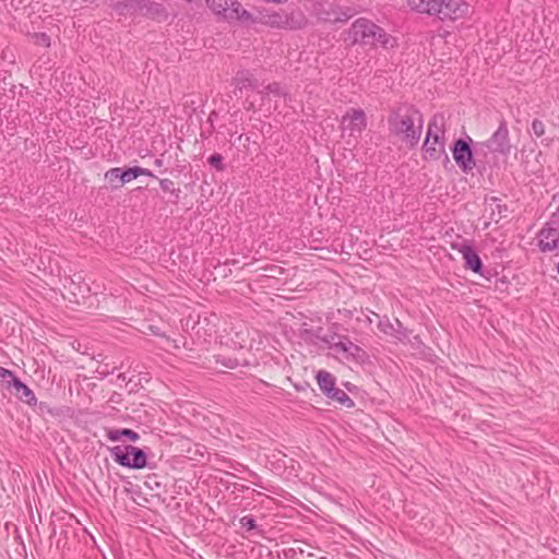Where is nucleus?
Returning <instances> with one entry per match:
<instances>
[{
  "label": "nucleus",
  "mask_w": 559,
  "mask_h": 559,
  "mask_svg": "<svg viewBox=\"0 0 559 559\" xmlns=\"http://www.w3.org/2000/svg\"><path fill=\"white\" fill-rule=\"evenodd\" d=\"M390 132L409 147H415L421 136L424 118L413 105L400 104L388 118Z\"/></svg>",
  "instance_id": "1"
},
{
  "label": "nucleus",
  "mask_w": 559,
  "mask_h": 559,
  "mask_svg": "<svg viewBox=\"0 0 559 559\" xmlns=\"http://www.w3.org/2000/svg\"><path fill=\"white\" fill-rule=\"evenodd\" d=\"M445 131L447 120L443 114H435L427 128L426 139L424 141L423 151L426 159L438 160L442 156L449 160L445 152Z\"/></svg>",
  "instance_id": "2"
},
{
  "label": "nucleus",
  "mask_w": 559,
  "mask_h": 559,
  "mask_svg": "<svg viewBox=\"0 0 559 559\" xmlns=\"http://www.w3.org/2000/svg\"><path fill=\"white\" fill-rule=\"evenodd\" d=\"M349 35L353 43L362 45L381 44L383 47H392L391 37L378 25L367 19L356 20L350 27Z\"/></svg>",
  "instance_id": "3"
},
{
  "label": "nucleus",
  "mask_w": 559,
  "mask_h": 559,
  "mask_svg": "<svg viewBox=\"0 0 559 559\" xmlns=\"http://www.w3.org/2000/svg\"><path fill=\"white\" fill-rule=\"evenodd\" d=\"M110 454L115 462L123 467L141 469L147 464V455L144 450L133 445L112 447L110 448Z\"/></svg>",
  "instance_id": "4"
},
{
  "label": "nucleus",
  "mask_w": 559,
  "mask_h": 559,
  "mask_svg": "<svg viewBox=\"0 0 559 559\" xmlns=\"http://www.w3.org/2000/svg\"><path fill=\"white\" fill-rule=\"evenodd\" d=\"M329 348L336 355H341L343 359L352 362L364 364L368 360L369 355L360 346L354 344L348 336H332Z\"/></svg>",
  "instance_id": "5"
},
{
  "label": "nucleus",
  "mask_w": 559,
  "mask_h": 559,
  "mask_svg": "<svg viewBox=\"0 0 559 559\" xmlns=\"http://www.w3.org/2000/svg\"><path fill=\"white\" fill-rule=\"evenodd\" d=\"M207 7L226 20H251V14L237 0H206Z\"/></svg>",
  "instance_id": "6"
},
{
  "label": "nucleus",
  "mask_w": 559,
  "mask_h": 559,
  "mask_svg": "<svg viewBox=\"0 0 559 559\" xmlns=\"http://www.w3.org/2000/svg\"><path fill=\"white\" fill-rule=\"evenodd\" d=\"M367 128V117L362 109L352 108L342 117L341 129L343 135L347 134L355 141L361 135Z\"/></svg>",
  "instance_id": "7"
},
{
  "label": "nucleus",
  "mask_w": 559,
  "mask_h": 559,
  "mask_svg": "<svg viewBox=\"0 0 559 559\" xmlns=\"http://www.w3.org/2000/svg\"><path fill=\"white\" fill-rule=\"evenodd\" d=\"M491 153H498L507 156L511 153L512 145L509 135V129L504 119L500 120L498 129L492 135L483 143Z\"/></svg>",
  "instance_id": "8"
},
{
  "label": "nucleus",
  "mask_w": 559,
  "mask_h": 559,
  "mask_svg": "<svg viewBox=\"0 0 559 559\" xmlns=\"http://www.w3.org/2000/svg\"><path fill=\"white\" fill-rule=\"evenodd\" d=\"M469 4L464 0H440L436 16L441 21H456L468 14Z\"/></svg>",
  "instance_id": "9"
},
{
  "label": "nucleus",
  "mask_w": 559,
  "mask_h": 559,
  "mask_svg": "<svg viewBox=\"0 0 559 559\" xmlns=\"http://www.w3.org/2000/svg\"><path fill=\"white\" fill-rule=\"evenodd\" d=\"M469 142H472L471 138H468V141L459 139L454 142L451 148L456 165L465 174L472 171L475 167L474 155Z\"/></svg>",
  "instance_id": "10"
},
{
  "label": "nucleus",
  "mask_w": 559,
  "mask_h": 559,
  "mask_svg": "<svg viewBox=\"0 0 559 559\" xmlns=\"http://www.w3.org/2000/svg\"><path fill=\"white\" fill-rule=\"evenodd\" d=\"M378 329L382 333L393 336L402 343H420V338L418 335H415L413 337L414 341L409 338L411 332L406 328H404L397 319L394 322H391L388 318H383L379 321Z\"/></svg>",
  "instance_id": "11"
},
{
  "label": "nucleus",
  "mask_w": 559,
  "mask_h": 559,
  "mask_svg": "<svg viewBox=\"0 0 559 559\" xmlns=\"http://www.w3.org/2000/svg\"><path fill=\"white\" fill-rule=\"evenodd\" d=\"M453 249H457L459 252L462 254L464 260V265L466 269L471 270L472 272L479 274L486 278H489V274L486 275L484 273V264L483 261L478 254V252L475 250V247H452Z\"/></svg>",
  "instance_id": "12"
},
{
  "label": "nucleus",
  "mask_w": 559,
  "mask_h": 559,
  "mask_svg": "<svg viewBox=\"0 0 559 559\" xmlns=\"http://www.w3.org/2000/svg\"><path fill=\"white\" fill-rule=\"evenodd\" d=\"M485 212L489 213L491 221L498 223L501 218H506L509 213L508 206L502 203L498 197H487L485 199Z\"/></svg>",
  "instance_id": "13"
},
{
  "label": "nucleus",
  "mask_w": 559,
  "mask_h": 559,
  "mask_svg": "<svg viewBox=\"0 0 559 559\" xmlns=\"http://www.w3.org/2000/svg\"><path fill=\"white\" fill-rule=\"evenodd\" d=\"M139 15L154 20H162L167 17V12L162 3L151 0H141Z\"/></svg>",
  "instance_id": "14"
},
{
  "label": "nucleus",
  "mask_w": 559,
  "mask_h": 559,
  "mask_svg": "<svg viewBox=\"0 0 559 559\" xmlns=\"http://www.w3.org/2000/svg\"><path fill=\"white\" fill-rule=\"evenodd\" d=\"M9 385L15 389L16 394L23 402L27 403L28 405L36 404L37 399L35 393L19 378L14 379L13 381H9Z\"/></svg>",
  "instance_id": "15"
},
{
  "label": "nucleus",
  "mask_w": 559,
  "mask_h": 559,
  "mask_svg": "<svg viewBox=\"0 0 559 559\" xmlns=\"http://www.w3.org/2000/svg\"><path fill=\"white\" fill-rule=\"evenodd\" d=\"M440 0H407L408 7L418 13L436 15Z\"/></svg>",
  "instance_id": "16"
},
{
  "label": "nucleus",
  "mask_w": 559,
  "mask_h": 559,
  "mask_svg": "<svg viewBox=\"0 0 559 559\" xmlns=\"http://www.w3.org/2000/svg\"><path fill=\"white\" fill-rule=\"evenodd\" d=\"M106 437L110 441H119L122 438H127L130 441H138L140 439V436L136 431L129 429V428H120V429H108L106 431Z\"/></svg>",
  "instance_id": "17"
},
{
  "label": "nucleus",
  "mask_w": 559,
  "mask_h": 559,
  "mask_svg": "<svg viewBox=\"0 0 559 559\" xmlns=\"http://www.w3.org/2000/svg\"><path fill=\"white\" fill-rule=\"evenodd\" d=\"M236 90L242 91L245 88H255L257 80L249 71H239L234 78Z\"/></svg>",
  "instance_id": "18"
},
{
  "label": "nucleus",
  "mask_w": 559,
  "mask_h": 559,
  "mask_svg": "<svg viewBox=\"0 0 559 559\" xmlns=\"http://www.w3.org/2000/svg\"><path fill=\"white\" fill-rule=\"evenodd\" d=\"M320 390L326 395L335 388V377L325 370H319L316 376Z\"/></svg>",
  "instance_id": "19"
},
{
  "label": "nucleus",
  "mask_w": 559,
  "mask_h": 559,
  "mask_svg": "<svg viewBox=\"0 0 559 559\" xmlns=\"http://www.w3.org/2000/svg\"><path fill=\"white\" fill-rule=\"evenodd\" d=\"M141 0H126L115 4V11L120 15H135L139 14Z\"/></svg>",
  "instance_id": "20"
},
{
  "label": "nucleus",
  "mask_w": 559,
  "mask_h": 559,
  "mask_svg": "<svg viewBox=\"0 0 559 559\" xmlns=\"http://www.w3.org/2000/svg\"><path fill=\"white\" fill-rule=\"evenodd\" d=\"M547 225L548 227L542 229L539 233L540 239L538 245H558L559 230L556 227H550V223Z\"/></svg>",
  "instance_id": "21"
},
{
  "label": "nucleus",
  "mask_w": 559,
  "mask_h": 559,
  "mask_svg": "<svg viewBox=\"0 0 559 559\" xmlns=\"http://www.w3.org/2000/svg\"><path fill=\"white\" fill-rule=\"evenodd\" d=\"M326 396L337 403H340L342 406H345L346 408H352L355 406V402L348 396V394L340 389L334 388L330 393L326 394Z\"/></svg>",
  "instance_id": "22"
},
{
  "label": "nucleus",
  "mask_w": 559,
  "mask_h": 559,
  "mask_svg": "<svg viewBox=\"0 0 559 559\" xmlns=\"http://www.w3.org/2000/svg\"><path fill=\"white\" fill-rule=\"evenodd\" d=\"M139 173H141V167H139V166L130 167V168H127L124 170L122 169V173H121V186H123L124 183H128L131 180L138 178L139 177Z\"/></svg>",
  "instance_id": "23"
},
{
  "label": "nucleus",
  "mask_w": 559,
  "mask_h": 559,
  "mask_svg": "<svg viewBox=\"0 0 559 559\" xmlns=\"http://www.w3.org/2000/svg\"><path fill=\"white\" fill-rule=\"evenodd\" d=\"M207 162H209L210 166H212L216 170H218V171L225 170V165L223 163V156L221 154L215 153V154L211 155L209 157Z\"/></svg>",
  "instance_id": "24"
},
{
  "label": "nucleus",
  "mask_w": 559,
  "mask_h": 559,
  "mask_svg": "<svg viewBox=\"0 0 559 559\" xmlns=\"http://www.w3.org/2000/svg\"><path fill=\"white\" fill-rule=\"evenodd\" d=\"M121 173H122V168H119V167L110 168L109 170L106 171L105 178L111 183L117 179H119V181L121 182ZM119 187H121V183L119 185Z\"/></svg>",
  "instance_id": "25"
},
{
  "label": "nucleus",
  "mask_w": 559,
  "mask_h": 559,
  "mask_svg": "<svg viewBox=\"0 0 559 559\" xmlns=\"http://www.w3.org/2000/svg\"><path fill=\"white\" fill-rule=\"evenodd\" d=\"M240 525H241V527L246 528L247 531H253L257 528L255 520L251 515L242 516L240 519Z\"/></svg>",
  "instance_id": "26"
},
{
  "label": "nucleus",
  "mask_w": 559,
  "mask_h": 559,
  "mask_svg": "<svg viewBox=\"0 0 559 559\" xmlns=\"http://www.w3.org/2000/svg\"><path fill=\"white\" fill-rule=\"evenodd\" d=\"M266 23L270 24L271 26L281 27L285 24V21L281 14L273 13V14L267 15Z\"/></svg>",
  "instance_id": "27"
},
{
  "label": "nucleus",
  "mask_w": 559,
  "mask_h": 559,
  "mask_svg": "<svg viewBox=\"0 0 559 559\" xmlns=\"http://www.w3.org/2000/svg\"><path fill=\"white\" fill-rule=\"evenodd\" d=\"M532 131L536 136H542L545 133V124L542 120L534 119L532 122Z\"/></svg>",
  "instance_id": "28"
},
{
  "label": "nucleus",
  "mask_w": 559,
  "mask_h": 559,
  "mask_svg": "<svg viewBox=\"0 0 559 559\" xmlns=\"http://www.w3.org/2000/svg\"><path fill=\"white\" fill-rule=\"evenodd\" d=\"M36 44L49 47L50 46V37L45 33L35 34Z\"/></svg>",
  "instance_id": "29"
},
{
  "label": "nucleus",
  "mask_w": 559,
  "mask_h": 559,
  "mask_svg": "<svg viewBox=\"0 0 559 559\" xmlns=\"http://www.w3.org/2000/svg\"><path fill=\"white\" fill-rule=\"evenodd\" d=\"M160 189L165 192L174 191V181L170 179H160L159 180Z\"/></svg>",
  "instance_id": "30"
},
{
  "label": "nucleus",
  "mask_w": 559,
  "mask_h": 559,
  "mask_svg": "<svg viewBox=\"0 0 559 559\" xmlns=\"http://www.w3.org/2000/svg\"><path fill=\"white\" fill-rule=\"evenodd\" d=\"M0 378H2L3 380H8L9 381H13L14 379H16L15 374L13 371L9 370V369H5L3 367L0 366Z\"/></svg>",
  "instance_id": "31"
},
{
  "label": "nucleus",
  "mask_w": 559,
  "mask_h": 559,
  "mask_svg": "<svg viewBox=\"0 0 559 559\" xmlns=\"http://www.w3.org/2000/svg\"><path fill=\"white\" fill-rule=\"evenodd\" d=\"M145 486L151 490H154L159 488L160 484L156 480L155 476H147V479L145 480Z\"/></svg>",
  "instance_id": "32"
},
{
  "label": "nucleus",
  "mask_w": 559,
  "mask_h": 559,
  "mask_svg": "<svg viewBox=\"0 0 559 559\" xmlns=\"http://www.w3.org/2000/svg\"><path fill=\"white\" fill-rule=\"evenodd\" d=\"M265 91H266V93L280 94L281 93V86H280L278 83H272V84H269L265 87Z\"/></svg>",
  "instance_id": "33"
},
{
  "label": "nucleus",
  "mask_w": 559,
  "mask_h": 559,
  "mask_svg": "<svg viewBox=\"0 0 559 559\" xmlns=\"http://www.w3.org/2000/svg\"><path fill=\"white\" fill-rule=\"evenodd\" d=\"M148 330H150L154 335L163 336V337H165V338H166V341H167V342H169V338H168V337H166L164 334H162V333L159 332V329H158L157 326L150 325V326H148Z\"/></svg>",
  "instance_id": "34"
},
{
  "label": "nucleus",
  "mask_w": 559,
  "mask_h": 559,
  "mask_svg": "<svg viewBox=\"0 0 559 559\" xmlns=\"http://www.w3.org/2000/svg\"><path fill=\"white\" fill-rule=\"evenodd\" d=\"M142 175L148 176V177H155L154 174L150 169L141 167V173H139V176H142Z\"/></svg>",
  "instance_id": "35"
},
{
  "label": "nucleus",
  "mask_w": 559,
  "mask_h": 559,
  "mask_svg": "<svg viewBox=\"0 0 559 559\" xmlns=\"http://www.w3.org/2000/svg\"><path fill=\"white\" fill-rule=\"evenodd\" d=\"M223 365L229 367V368H234L237 366L236 361H233L231 359H229L228 362H223Z\"/></svg>",
  "instance_id": "36"
},
{
  "label": "nucleus",
  "mask_w": 559,
  "mask_h": 559,
  "mask_svg": "<svg viewBox=\"0 0 559 559\" xmlns=\"http://www.w3.org/2000/svg\"><path fill=\"white\" fill-rule=\"evenodd\" d=\"M539 248L543 252H546V251H552V250L557 249L558 247H539Z\"/></svg>",
  "instance_id": "37"
},
{
  "label": "nucleus",
  "mask_w": 559,
  "mask_h": 559,
  "mask_svg": "<svg viewBox=\"0 0 559 559\" xmlns=\"http://www.w3.org/2000/svg\"><path fill=\"white\" fill-rule=\"evenodd\" d=\"M163 163H164V162H163V159H162V158H156V159L154 160V165H155L156 167H162V166H163Z\"/></svg>",
  "instance_id": "38"
},
{
  "label": "nucleus",
  "mask_w": 559,
  "mask_h": 559,
  "mask_svg": "<svg viewBox=\"0 0 559 559\" xmlns=\"http://www.w3.org/2000/svg\"><path fill=\"white\" fill-rule=\"evenodd\" d=\"M355 13L354 12H350V13H345L344 14V19H341L342 21H347L348 19H350Z\"/></svg>",
  "instance_id": "39"
},
{
  "label": "nucleus",
  "mask_w": 559,
  "mask_h": 559,
  "mask_svg": "<svg viewBox=\"0 0 559 559\" xmlns=\"http://www.w3.org/2000/svg\"><path fill=\"white\" fill-rule=\"evenodd\" d=\"M118 378H119L120 380H122V381H126V380H127V376H126V373H120V374L118 376Z\"/></svg>",
  "instance_id": "40"
},
{
  "label": "nucleus",
  "mask_w": 559,
  "mask_h": 559,
  "mask_svg": "<svg viewBox=\"0 0 559 559\" xmlns=\"http://www.w3.org/2000/svg\"><path fill=\"white\" fill-rule=\"evenodd\" d=\"M556 216H559V205H558L557 212L554 213L552 217H556Z\"/></svg>",
  "instance_id": "41"
},
{
  "label": "nucleus",
  "mask_w": 559,
  "mask_h": 559,
  "mask_svg": "<svg viewBox=\"0 0 559 559\" xmlns=\"http://www.w3.org/2000/svg\"><path fill=\"white\" fill-rule=\"evenodd\" d=\"M313 249L318 250V249H324L325 247H319V246H316V247H312Z\"/></svg>",
  "instance_id": "42"
},
{
  "label": "nucleus",
  "mask_w": 559,
  "mask_h": 559,
  "mask_svg": "<svg viewBox=\"0 0 559 559\" xmlns=\"http://www.w3.org/2000/svg\"><path fill=\"white\" fill-rule=\"evenodd\" d=\"M215 115V111H212V114L210 115V120L212 119V116Z\"/></svg>",
  "instance_id": "43"
},
{
  "label": "nucleus",
  "mask_w": 559,
  "mask_h": 559,
  "mask_svg": "<svg viewBox=\"0 0 559 559\" xmlns=\"http://www.w3.org/2000/svg\"><path fill=\"white\" fill-rule=\"evenodd\" d=\"M557 269H558V273H559V262H558V266H557Z\"/></svg>",
  "instance_id": "44"
}]
</instances>
